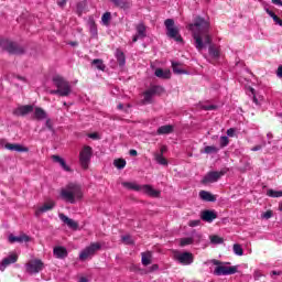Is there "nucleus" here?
Here are the masks:
<instances>
[{"label": "nucleus", "instance_id": "1", "mask_svg": "<svg viewBox=\"0 0 282 282\" xmlns=\"http://www.w3.org/2000/svg\"><path fill=\"white\" fill-rule=\"evenodd\" d=\"M187 28L192 32L196 50L202 52V50L206 48V45H209L207 61L215 65L221 58V48L213 44V37L208 33L210 24L203 18H196L194 23L188 24Z\"/></svg>", "mask_w": 282, "mask_h": 282}, {"label": "nucleus", "instance_id": "2", "mask_svg": "<svg viewBox=\"0 0 282 282\" xmlns=\"http://www.w3.org/2000/svg\"><path fill=\"white\" fill-rule=\"evenodd\" d=\"M83 187L78 183H68L59 191V199L66 204H76L83 199Z\"/></svg>", "mask_w": 282, "mask_h": 282}, {"label": "nucleus", "instance_id": "3", "mask_svg": "<svg viewBox=\"0 0 282 282\" xmlns=\"http://www.w3.org/2000/svg\"><path fill=\"white\" fill-rule=\"evenodd\" d=\"M122 186L124 188H129L130 191H138L145 193V195H149V197H160V191L153 188L151 185H139L138 183L133 182H123Z\"/></svg>", "mask_w": 282, "mask_h": 282}, {"label": "nucleus", "instance_id": "4", "mask_svg": "<svg viewBox=\"0 0 282 282\" xmlns=\"http://www.w3.org/2000/svg\"><path fill=\"white\" fill-rule=\"evenodd\" d=\"M214 265H217L214 270L216 276H228L230 274H237L238 267H228L226 263L219 260H212Z\"/></svg>", "mask_w": 282, "mask_h": 282}, {"label": "nucleus", "instance_id": "5", "mask_svg": "<svg viewBox=\"0 0 282 282\" xmlns=\"http://www.w3.org/2000/svg\"><path fill=\"white\" fill-rule=\"evenodd\" d=\"M53 84L59 90V96H69L72 94V86L63 76L55 75L53 77Z\"/></svg>", "mask_w": 282, "mask_h": 282}, {"label": "nucleus", "instance_id": "6", "mask_svg": "<svg viewBox=\"0 0 282 282\" xmlns=\"http://www.w3.org/2000/svg\"><path fill=\"white\" fill-rule=\"evenodd\" d=\"M0 47L9 52V54H23L25 52L23 46L7 39H0Z\"/></svg>", "mask_w": 282, "mask_h": 282}, {"label": "nucleus", "instance_id": "7", "mask_svg": "<svg viewBox=\"0 0 282 282\" xmlns=\"http://www.w3.org/2000/svg\"><path fill=\"white\" fill-rule=\"evenodd\" d=\"M164 25L167 30V36L174 39L176 43H182V35H180V30L175 28V21H173V19H167L165 20Z\"/></svg>", "mask_w": 282, "mask_h": 282}, {"label": "nucleus", "instance_id": "8", "mask_svg": "<svg viewBox=\"0 0 282 282\" xmlns=\"http://www.w3.org/2000/svg\"><path fill=\"white\" fill-rule=\"evenodd\" d=\"M102 248V245L100 242H93L90 246L86 247L79 254V259L82 261H86V259H89V257H94L98 250Z\"/></svg>", "mask_w": 282, "mask_h": 282}, {"label": "nucleus", "instance_id": "9", "mask_svg": "<svg viewBox=\"0 0 282 282\" xmlns=\"http://www.w3.org/2000/svg\"><path fill=\"white\" fill-rule=\"evenodd\" d=\"M164 93V88L162 86L153 85L143 94V102H153V96H160Z\"/></svg>", "mask_w": 282, "mask_h": 282}, {"label": "nucleus", "instance_id": "10", "mask_svg": "<svg viewBox=\"0 0 282 282\" xmlns=\"http://www.w3.org/2000/svg\"><path fill=\"white\" fill-rule=\"evenodd\" d=\"M91 147L86 145L79 153V162L83 169H89V162H91Z\"/></svg>", "mask_w": 282, "mask_h": 282}, {"label": "nucleus", "instance_id": "11", "mask_svg": "<svg viewBox=\"0 0 282 282\" xmlns=\"http://www.w3.org/2000/svg\"><path fill=\"white\" fill-rule=\"evenodd\" d=\"M225 173H227L226 170H221L220 172L212 171L203 177L202 182L203 184H215V182L224 177Z\"/></svg>", "mask_w": 282, "mask_h": 282}, {"label": "nucleus", "instance_id": "12", "mask_svg": "<svg viewBox=\"0 0 282 282\" xmlns=\"http://www.w3.org/2000/svg\"><path fill=\"white\" fill-rule=\"evenodd\" d=\"M174 259H175V261H177L182 265H191V263H193V260H194L193 253H191V252H180V251H176L174 253Z\"/></svg>", "mask_w": 282, "mask_h": 282}, {"label": "nucleus", "instance_id": "13", "mask_svg": "<svg viewBox=\"0 0 282 282\" xmlns=\"http://www.w3.org/2000/svg\"><path fill=\"white\" fill-rule=\"evenodd\" d=\"M43 261L39 260V259H34V260H30L26 263V271L30 274H39V272H41V270H43Z\"/></svg>", "mask_w": 282, "mask_h": 282}, {"label": "nucleus", "instance_id": "14", "mask_svg": "<svg viewBox=\"0 0 282 282\" xmlns=\"http://www.w3.org/2000/svg\"><path fill=\"white\" fill-rule=\"evenodd\" d=\"M54 206H56V203L54 200H47L43 205L37 206L35 209V217H41L43 213H47L54 209Z\"/></svg>", "mask_w": 282, "mask_h": 282}, {"label": "nucleus", "instance_id": "15", "mask_svg": "<svg viewBox=\"0 0 282 282\" xmlns=\"http://www.w3.org/2000/svg\"><path fill=\"white\" fill-rule=\"evenodd\" d=\"M18 259H19V256H17L14 253H12L9 257L4 258L1 261V263H0L1 272H3L8 268V265H11V263H17Z\"/></svg>", "mask_w": 282, "mask_h": 282}, {"label": "nucleus", "instance_id": "16", "mask_svg": "<svg viewBox=\"0 0 282 282\" xmlns=\"http://www.w3.org/2000/svg\"><path fill=\"white\" fill-rule=\"evenodd\" d=\"M32 111H34V106H31V105L20 106L13 110V115L14 116H28V113H32Z\"/></svg>", "mask_w": 282, "mask_h": 282}, {"label": "nucleus", "instance_id": "17", "mask_svg": "<svg viewBox=\"0 0 282 282\" xmlns=\"http://www.w3.org/2000/svg\"><path fill=\"white\" fill-rule=\"evenodd\" d=\"M28 241H30V236L25 234H22L20 236H9V243H28Z\"/></svg>", "mask_w": 282, "mask_h": 282}, {"label": "nucleus", "instance_id": "18", "mask_svg": "<svg viewBox=\"0 0 282 282\" xmlns=\"http://www.w3.org/2000/svg\"><path fill=\"white\" fill-rule=\"evenodd\" d=\"M58 217H59L61 221H63V224L68 226V228H72L73 230H76L78 228V223H76V220L67 217L65 214H59Z\"/></svg>", "mask_w": 282, "mask_h": 282}, {"label": "nucleus", "instance_id": "19", "mask_svg": "<svg viewBox=\"0 0 282 282\" xmlns=\"http://www.w3.org/2000/svg\"><path fill=\"white\" fill-rule=\"evenodd\" d=\"M200 219L207 224H213V220L217 219V214L213 210H204L200 213Z\"/></svg>", "mask_w": 282, "mask_h": 282}, {"label": "nucleus", "instance_id": "20", "mask_svg": "<svg viewBox=\"0 0 282 282\" xmlns=\"http://www.w3.org/2000/svg\"><path fill=\"white\" fill-rule=\"evenodd\" d=\"M147 36V26L144 24H139L137 26V34L133 36L132 41L135 43L139 39H144Z\"/></svg>", "mask_w": 282, "mask_h": 282}, {"label": "nucleus", "instance_id": "21", "mask_svg": "<svg viewBox=\"0 0 282 282\" xmlns=\"http://www.w3.org/2000/svg\"><path fill=\"white\" fill-rule=\"evenodd\" d=\"M4 147L9 151H17L18 153H26V151H28V148H25L21 144L7 143Z\"/></svg>", "mask_w": 282, "mask_h": 282}, {"label": "nucleus", "instance_id": "22", "mask_svg": "<svg viewBox=\"0 0 282 282\" xmlns=\"http://www.w3.org/2000/svg\"><path fill=\"white\" fill-rule=\"evenodd\" d=\"M153 261V253L151 251H145L141 253L142 265H151Z\"/></svg>", "mask_w": 282, "mask_h": 282}, {"label": "nucleus", "instance_id": "23", "mask_svg": "<svg viewBox=\"0 0 282 282\" xmlns=\"http://www.w3.org/2000/svg\"><path fill=\"white\" fill-rule=\"evenodd\" d=\"M154 75L156 76V78H163L164 80H169V78H171V70L156 68Z\"/></svg>", "mask_w": 282, "mask_h": 282}, {"label": "nucleus", "instance_id": "24", "mask_svg": "<svg viewBox=\"0 0 282 282\" xmlns=\"http://www.w3.org/2000/svg\"><path fill=\"white\" fill-rule=\"evenodd\" d=\"M53 254L56 259H65V257H67V249L64 247H55L53 249Z\"/></svg>", "mask_w": 282, "mask_h": 282}, {"label": "nucleus", "instance_id": "25", "mask_svg": "<svg viewBox=\"0 0 282 282\" xmlns=\"http://www.w3.org/2000/svg\"><path fill=\"white\" fill-rule=\"evenodd\" d=\"M53 162H56L57 164H59V166H62V169L66 172L72 171V169L68 167L67 163H65V160L58 155H53L52 156Z\"/></svg>", "mask_w": 282, "mask_h": 282}, {"label": "nucleus", "instance_id": "26", "mask_svg": "<svg viewBox=\"0 0 282 282\" xmlns=\"http://www.w3.org/2000/svg\"><path fill=\"white\" fill-rule=\"evenodd\" d=\"M33 118L35 120H45L47 118V112H45V110H43V108L36 107L34 110Z\"/></svg>", "mask_w": 282, "mask_h": 282}, {"label": "nucleus", "instance_id": "27", "mask_svg": "<svg viewBox=\"0 0 282 282\" xmlns=\"http://www.w3.org/2000/svg\"><path fill=\"white\" fill-rule=\"evenodd\" d=\"M111 3H113V6H116L117 8H121L122 10H127L129 8H131V3H129V1L127 0H110Z\"/></svg>", "mask_w": 282, "mask_h": 282}, {"label": "nucleus", "instance_id": "28", "mask_svg": "<svg viewBox=\"0 0 282 282\" xmlns=\"http://www.w3.org/2000/svg\"><path fill=\"white\" fill-rule=\"evenodd\" d=\"M199 197L203 202H215V196L207 191H200Z\"/></svg>", "mask_w": 282, "mask_h": 282}, {"label": "nucleus", "instance_id": "29", "mask_svg": "<svg viewBox=\"0 0 282 282\" xmlns=\"http://www.w3.org/2000/svg\"><path fill=\"white\" fill-rule=\"evenodd\" d=\"M169 133H173V126L172 124L162 126L158 129V134L159 135H166Z\"/></svg>", "mask_w": 282, "mask_h": 282}, {"label": "nucleus", "instance_id": "30", "mask_svg": "<svg viewBox=\"0 0 282 282\" xmlns=\"http://www.w3.org/2000/svg\"><path fill=\"white\" fill-rule=\"evenodd\" d=\"M101 23L102 25H106V28H108L109 23H111V12H106L102 14Z\"/></svg>", "mask_w": 282, "mask_h": 282}, {"label": "nucleus", "instance_id": "31", "mask_svg": "<svg viewBox=\"0 0 282 282\" xmlns=\"http://www.w3.org/2000/svg\"><path fill=\"white\" fill-rule=\"evenodd\" d=\"M154 158H155L158 164H161L162 166H166V164H169V161H166V159L164 158L163 154L155 153Z\"/></svg>", "mask_w": 282, "mask_h": 282}, {"label": "nucleus", "instance_id": "32", "mask_svg": "<svg viewBox=\"0 0 282 282\" xmlns=\"http://www.w3.org/2000/svg\"><path fill=\"white\" fill-rule=\"evenodd\" d=\"M172 69L174 74H186L184 68L178 63L172 62Z\"/></svg>", "mask_w": 282, "mask_h": 282}, {"label": "nucleus", "instance_id": "33", "mask_svg": "<svg viewBox=\"0 0 282 282\" xmlns=\"http://www.w3.org/2000/svg\"><path fill=\"white\" fill-rule=\"evenodd\" d=\"M204 153H207V155H210L213 153H219V148H217L215 145H207L204 149Z\"/></svg>", "mask_w": 282, "mask_h": 282}, {"label": "nucleus", "instance_id": "34", "mask_svg": "<svg viewBox=\"0 0 282 282\" xmlns=\"http://www.w3.org/2000/svg\"><path fill=\"white\" fill-rule=\"evenodd\" d=\"M93 65H95L97 69L105 72V64L102 63V59H94Z\"/></svg>", "mask_w": 282, "mask_h": 282}, {"label": "nucleus", "instance_id": "35", "mask_svg": "<svg viewBox=\"0 0 282 282\" xmlns=\"http://www.w3.org/2000/svg\"><path fill=\"white\" fill-rule=\"evenodd\" d=\"M234 252L238 257H243V248H241V245L239 243L234 245Z\"/></svg>", "mask_w": 282, "mask_h": 282}, {"label": "nucleus", "instance_id": "36", "mask_svg": "<svg viewBox=\"0 0 282 282\" xmlns=\"http://www.w3.org/2000/svg\"><path fill=\"white\" fill-rule=\"evenodd\" d=\"M269 197H282V191L269 189L267 191Z\"/></svg>", "mask_w": 282, "mask_h": 282}, {"label": "nucleus", "instance_id": "37", "mask_svg": "<svg viewBox=\"0 0 282 282\" xmlns=\"http://www.w3.org/2000/svg\"><path fill=\"white\" fill-rule=\"evenodd\" d=\"M113 164L117 169H124V166H127V161H124V159H118L115 160Z\"/></svg>", "mask_w": 282, "mask_h": 282}, {"label": "nucleus", "instance_id": "38", "mask_svg": "<svg viewBox=\"0 0 282 282\" xmlns=\"http://www.w3.org/2000/svg\"><path fill=\"white\" fill-rule=\"evenodd\" d=\"M117 61H118L120 66L124 65V63H126V61H124V53L117 52Z\"/></svg>", "mask_w": 282, "mask_h": 282}, {"label": "nucleus", "instance_id": "39", "mask_svg": "<svg viewBox=\"0 0 282 282\" xmlns=\"http://www.w3.org/2000/svg\"><path fill=\"white\" fill-rule=\"evenodd\" d=\"M122 241L127 246H131V243H133V238H131L130 235H126V236H122Z\"/></svg>", "mask_w": 282, "mask_h": 282}, {"label": "nucleus", "instance_id": "40", "mask_svg": "<svg viewBox=\"0 0 282 282\" xmlns=\"http://www.w3.org/2000/svg\"><path fill=\"white\" fill-rule=\"evenodd\" d=\"M209 239L212 243H224V239L219 236H210Z\"/></svg>", "mask_w": 282, "mask_h": 282}, {"label": "nucleus", "instance_id": "41", "mask_svg": "<svg viewBox=\"0 0 282 282\" xmlns=\"http://www.w3.org/2000/svg\"><path fill=\"white\" fill-rule=\"evenodd\" d=\"M229 143H230V140L228 139V137H220L221 149H224V147H228Z\"/></svg>", "mask_w": 282, "mask_h": 282}, {"label": "nucleus", "instance_id": "42", "mask_svg": "<svg viewBox=\"0 0 282 282\" xmlns=\"http://www.w3.org/2000/svg\"><path fill=\"white\" fill-rule=\"evenodd\" d=\"M191 243H193V238H183L181 239V246H191Z\"/></svg>", "mask_w": 282, "mask_h": 282}, {"label": "nucleus", "instance_id": "43", "mask_svg": "<svg viewBox=\"0 0 282 282\" xmlns=\"http://www.w3.org/2000/svg\"><path fill=\"white\" fill-rule=\"evenodd\" d=\"M202 224V220L197 219V220H189L188 221V226L191 228H196V226H199Z\"/></svg>", "mask_w": 282, "mask_h": 282}, {"label": "nucleus", "instance_id": "44", "mask_svg": "<svg viewBox=\"0 0 282 282\" xmlns=\"http://www.w3.org/2000/svg\"><path fill=\"white\" fill-rule=\"evenodd\" d=\"M17 80H20L21 83H28V79H25V77L19 75L13 76L12 83H17Z\"/></svg>", "mask_w": 282, "mask_h": 282}, {"label": "nucleus", "instance_id": "45", "mask_svg": "<svg viewBox=\"0 0 282 282\" xmlns=\"http://www.w3.org/2000/svg\"><path fill=\"white\" fill-rule=\"evenodd\" d=\"M203 109H205V111H215V109H217V106H215V105H204Z\"/></svg>", "mask_w": 282, "mask_h": 282}, {"label": "nucleus", "instance_id": "46", "mask_svg": "<svg viewBox=\"0 0 282 282\" xmlns=\"http://www.w3.org/2000/svg\"><path fill=\"white\" fill-rule=\"evenodd\" d=\"M90 32H91V34H97V32H98V29H96V23L95 22L90 23Z\"/></svg>", "mask_w": 282, "mask_h": 282}, {"label": "nucleus", "instance_id": "47", "mask_svg": "<svg viewBox=\"0 0 282 282\" xmlns=\"http://www.w3.org/2000/svg\"><path fill=\"white\" fill-rule=\"evenodd\" d=\"M262 147H265V142H263L262 144L256 145L253 148H251V151H261Z\"/></svg>", "mask_w": 282, "mask_h": 282}, {"label": "nucleus", "instance_id": "48", "mask_svg": "<svg viewBox=\"0 0 282 282\" xmlns=\"http://www.w3.org/2000/svg\"><path fill=\"white\" fill-rule=\"evenodd\" d=\"M227 135H228L229 138H235V128L228 129V130H227Z\"/></svg>", "mask_w": 282, "mask_h": 282}, {"label": "nucleus", "instance_id": "49", "mask_svg": "<svg viewBox=\"0 0 282 282\" xmlns=\"http://www.w3.org/2000/svg\"><path fill=\"white\" fill-rule=\"evenodd\" d=\"M273 21H274V23H276L278 25H280L282 28V20L279 18V15H275L273 18Z\"/></svg>", "mask_w": 282, "mask_h": 282}, {"label": "nucleus", "instance_id": "50", "mask_svg": "<svg viewBox=\"0 0 282 282\" xmlns=\"http://www.w3.org/2000/svg\"><path fill=\"white\" fill-rule=\"evenodd\" d=\"M262 217H263L264 219H270V218L272 217V212H265V213L262 215Z\"/></svg>", "mask_w": 282, "mask_h": 282}, {"label": "nucleus", "instance_id": "51", "mask_svg": "<svg viewBox=\"0 0 282 282\" xmlns=\"http://www.w3.org/2000/svg\"><path fill=\"white\" fill-rule=\"evenodd\" d=\"M253 276L256 280H259V279H261V276H263V274H261V271H254Z\"/></svg>", "mask_w": 282, "mask_h": 282}, {"label": "nucleus", "instance_id": "52", "mask_svg": "<svg viewBox=\"0 0 282 282\" xmlns=\"http://www.w3.org/2000/svg\"><path fill=\"white\" fill-rule=\"evenodd\" d=\"M276 76H278V78H282V65H280V66L278 67Z\"/></svg>", "mask_w": 282, "mask_h": 282}, {"label": "nucleus", "instance_id": "53", "mask_svg": "<svg viewBox=\"0 0 282 282\" xmlns=\"http://www.w3.org/2000/svg\"><path fill=\"white\" fill-rule=\"evenodd\" d=\"M88 138H90L91 140H98V133H96V132L89 133Z\"/></svg>", "mask_w": 282, "mask_h": 282}, {"label": "nucleus", "instance_id": "54", "mask_svg": "<svg viewBox=\"0 0 282 282\" xmlns=\"http://www.w3.org/2000/svg\"><path fill=\"white\" fill-rule=\"evenodd\" d=\"M160 151H161V153H159V155H164V153H166V151H169V149L166 148V145H162Z\"/></svg>", "mask_w": 282, "mask_h": 282}, {"label": "nucleus", "instance_id": "55", "mask_svg": "<svg viewBox=\"0 0 282 282\" xmlns=\"http://www.w3.org/2000/svg\"><path fill=\"white\" fill-rule=\"evenodd\" d=\"M65 3H67L66 0H57V4L59 6V8H64Z\"/></svg>", "mask_w": 282, "mask_h": 282}, {"label": "nucleus", "instance_id": "56", "mask_svg": "<svg viewBox=\"0 0 282 282\" xmlns=\"http://www.w3.org/2000/svg\"><path fill=\"white\" fill-rule=\"evenodd\" d=\"M50 94H52L53 96H61V91L58 90V88L55 90H51Z\"/></svg>", "mask_w": 282, "mask_h": 282}, {"label": "nucleus", "instance_id": "57", "mask_svg": "<svg viewBox=\"0 0 282 282\" xmlns=\"http://www.w3.org/2000/svg\"><path fill=\"white\" fill-rule=\"evenodd\" d=\"M47 129H52V120L47 119L45 122Z\"/></svg>", "mask_w": 282, "mask_h": 282}, {"label": "nucleus", "instance_id": "58", "mask_svg": "<svg viewBox=\"0 0 282 282\" xmlns=\"http://www.w3.org/2000/svg\"><path fill=\"white\" fill-rule=\"evenodd\" d=\"M267 13L269 14V17H272L273 19H274V17H276L274 12H272L268 9H267Z\"/></svg>", "mask_w": 282, "mask_h": 282}, {"label": "nucleus", "instance_id": "59", "mask_svg": "<svg viewBox=\"0 0 282 282\" xmlns=\"http://www.w3.org/2000/svg\"><path fill=\"white\" fill-rule=\"evenodd\" d=\"M130 155H132L133 158H135V155H138V151H135V150H130Z\"/></svg>", "mask_w": 282, "mask_h": 282}, {"label": "nucleus", "instance_id": "60", "mask_svg": "<svg viewBox=\"0 0 282 282\" xmlns=\"http://www.w3.org/2000/svg\"><path fill=\"white\" fill-rule=\"evenodd\" d=\"M281 0H272V3H274V6H281Z\"/></svg>", "mask_w": 282, "mask_h": 282}, {"label": "nucleus", "instance_id": "61", "mask_svg": "<svg viewBox=\"0 0 282 282\" xmlns=\"http://www.w3.org/2000/svg\"><path fill=\"white\" fill-rule=\"evenodd\" d=\"M78 282H89V280L85 276L80 278Z\"/></svg>", "mask_w": 282, "mask_h": 282}, {"label": "nucleus", "instance_id": "62", "mask_svg": "<svg viewBox=\"0 0 282 282\" xmlns=\"http://www.w3.org/2000/svg\"><path fill=\"white\" fill-rule=\"evenodd\" d=\"M160 267L158 265V264H153L152 267H151V270L152 271H155V270H158Z\"/></svg>", "mask_w": 282, "mask_h": 282}, {"label": "nucleus", "instance_id": "63", "mask_svg": "<svg viewBox=\"0 0 282 282\" xmlns=\"http://www.w3.org/2000/svg\"><path fill=\"white\" fill-rule=\"evenodd\" d=\"M123 108H124V106L122 104L118 105V109H123Z\"/></svg>", "mask_w": 282, "mask_h": 282}, {"label": "nucleus", "instance_id": "64", "mask_svg": "<svg viewBox=\"0 0 282 282\" xmlns=\"http://www.w3.org/2000/svg\"><path fill=\"white\" fill-rule=\"evenodd\" d=\"M253 102L259 105V100H257V97H253Z\"/></svg>", "mask_w": 282, "mask_h": 282}]
</instances>
